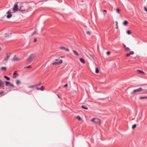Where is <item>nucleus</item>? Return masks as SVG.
Listing matches in <instances>:
<instances>
[{"instance_id": "obj_1", "label": "nucleus", "mask_w": 147, "mask_h": 147, "mask_svg": "<svg viewBox=\"0 0 147 147\" xmlns=\"http://www.w3.org/2000/svg\"><path fill=\"white\" fill-rule=\"evenodd\" d=\"M91 121L98 125H100L101 123V120L97 118H94L92 119Z\"/></svg>"}, {"instance_id": "obj_2", "label": "nucleus", "mask_w": 147, "mask_h": 147, "mask_svg": "<svg viewBox=\"0 0 147 147\" xmlns=\"http://www.w3.org/2000/svg\"><path fill=\"white\" fill-rule=\"evenodd\" d=\"M35 55L34 54L31 55L28 57L27 61L31 63L33 61L35 57Z\"/></svg>"}, {"instance_id": "obj_3", "label": "nucleus", "mask_w": 147, "mask_h": 147, "mask_svg": "<svg viewBox=\"0 0 147 147\" xmlns=\"http://www.w3.org/2000/svg\"><path fill=\"white\" fill-rule=\"evenodd\" d=\"M18 3H15L12 9L13 12H15L18 11Z\"/></svg>"}, {"instance_id": "obj_4", "label": "nucleus", "mask_w": 147, "mask_h": 147, "mask_svg": "<svg viewBox=\"0 0 147 147\" xmlns=\"http://www.w3.org/2000/svg\"><path fill=\"white\" fill-rule=\"evenodd\" d=\"M143 90V89L142 88H140L137 89H135L133 90V91L130 93L131 94H135V93L138 92H139Z\"/></svg>"}, {"instance_id": "obj_5", "label": "nucleus", "mask_w": 147, "mask_h": 147, "mask_svg": "<svg viewBox=\"0 0 147 147\" xmlns=\"http://www.w3.org/2000/svg\"><path fill=\"white\" fill-rule=\"evenodd\" d=\"M63 62V61L62 59L59 60L58 62H55L52 63V64L54 65H59L61 64Z\"/></svg>"}, {"instance_id": "obj_6", "label": "nucleus", "mask_w": 147, "mask_h": 147, "mask_svg": "<svg viewBox=\"0 0 147 147\" xmlns=\"http://www.w3.org/2000/svg\"><path fill=\"white\" fill-rule=\"evenodd\" d=\"M10 55L11 54L10 53H6V56L4 57L3 61H7L8 58L10 57Z\"/></svg>"}, {"instance_id": "obj_7", "label": "nucleus", "mask_w": 147, "mask_h": 147, "mask_svg": "<svg viewBox=\"0 0 147 147\" xmlns=\"http://www.w3.org/2000/svg\"><path fill=\"white\" fill-rule=\"evenodd\" d=\"M7 13L8 14L7 16V18H9L12 16V15L11 14V12L10 10L8 11L7 12Z\"/></svg>"}, {"instance_id": "obj_8", "label": "nucleus", "mask_w": 147, "mask_h": 147, "mask_svg": "<svg viewBox=\"0 0 147 147\" xmlns=\"http://www.w3.org/2000/svg\"><path fill=\"white\" fill-rule=\"evenodd\" d=\"M59 49L60 50H65V51H66L68 52V51H69V49H68L66 48L65 47H60L59 48Z\"/></svg>"}, {"instance_id": "obj_9", "label": "nucleus", "mask_w": 147, "mask_h": 147, "mask_svg": "<svg viewBox=\"0 0 147 147\" xmlns=\"http://www.w3.org/2000/svg\"><path fill=\"white\" fill-rule=\"evenodd\" d=\"M20 59L17 57L16 55L14 56L12 59V60L14 61H18Z\"/></svg>"}, {"instance_id": "obj_10", "label": "nucleus", "mask_w": 147, "mask_h": 147, "mask_svg": "<svg viewBox=\"0 0 147 147\" xmlns=\"http://www.w3.org/2000/svg\"><path fill=\"white\" fill-rule=\"evenodd\" d=\"M134 54V52L133 51H130L129 53L127 54L126 55V57H129L130 55H133Z\"/></svg>"}, {"instance_id": "obj_11", "label": "nucleus", "mask_w": 147, "mask_h": 147, "mask_svg": "<svg viewBox=\"0 0 147 147\" xmlns=\"http://www.w3.org/2000/svg\"><path fill=\"white\" fill-rule=\"evenodd\" d=\"M13 78H16L18 75V74L16 73V71H15L13 74Z\"/></svg>"}, {"instance_id": "obj_12", "label": "nucleus", "mask_w": 147, "mask_h": 147, "mask_svg": "<svg viewBox=\"0 0 147 147\" xmlns=\"http://www.w3.org/2000/svg\"><path fill=\"white\" fill-rule=\"evenodd\" d=\"M25 10V7H24V6H20V10L21 11H24Z\"/></svg>"}, {"instance_id": "obj_13", "label": "nucleus", "mask_w": 147, "mask_h": 147, "mask_svg": "<svg viewBox=\"0 0 147 147\" xmlns=\"http://www.w3.org/2000/svg\"><path fill=\"white\" fill-rule=\"evenodd\" d=\"M4 83L3 82V81L1 80H0V87H1V86H2L3 87V88H4Z\"/></svg>"}, {"instance_id": "obj_14", "label": "nucleus", "mask_w": 147, "mask_h": 147, "mask_svg": "<svg viewBox=\"0 0 147 147\" xmlns=\"http://www.w3.org/2000/svg\"><path fill=\"white\" fill-rule=\"evenodd\" d=\"M87 56L89 57L90 58V57H91L93 59H94V58L93 55L91 54H90L89 53H88L87 55Z\"/></svg>"}, {"instance_id": "obj_15", "label": "nucleus", "mask_w": 147, "mask_h": 147, "mask_svg": "<svg viewBox=\"0 0 147 147\" xmlns=\"http://www.w3.org/2000/svg\"><path fill=\"white\" fill-rule=\"evenodd\" d=\"M80 61L83 63L84 64L85 61L84 59L82 58H80Z\"/></svg>"}, {"instance_id": "obj_16", "label": "nucleus", "mask_w": 147, "mask_h": 147, "mask_svg": "<svg viewBox=\"0 0 147 147\" xmlns=\"http://www.w3.org/2000/svg\"><path fill=\"white\" fill-rule=\"evenodd\" d=\"M139 99L141 100L142 99H147V96H144V97H140L139 98Z\"/></svg>"}, {"instance_id": "obj_17", "label": "nucleus", "mask_w": 147, "mask_h": 147, "mask_svg": "<svg viewBox=\"0 0 147 147\" xmlns=\"http://www.w3.org/2000/svg\"><path fill=\"white\" fill-rule=\"evenodd\" d=\"M137 71L138 73H139L140 74H145V73L144 72H143L142 71L140 70H138Z\"/></svg>"}, {"instance_id": "obj_18", "label": "nucleus", "mask_w": 147, "mask_h": 147, "mask_svg": "<svg viewBox=\"0 0 147 147\" xmlns=\"http://www.w3.org/2000/svg\"><path fill=\"white\" fill-rule=\"evenodd\" d=\"M36 85H32L31 86H29L28 87V88H34L35 86H36Z\"/></svg>"}, {"instance_id": "obj_19", "label": "nucleus", "mask_w": 147, "mask_h": 147, "mask_svg": "<svg viewBox=\"0 0 147 147\" xmlns=\"http://www.w3.org/2000/svg\"><path fill=\"white\" fill-rule=\"evenodd\" d=\"M73 52L74 53V54L77 55V56H79V54H78V53L76 51H74V50H73Z\"/></svg>"}, {"instance_id": "obj_20", "label": "nucleus", "mask_w": 147, "mask_h": 147, "mask_svg": "<svg viewBox=\"0 0 147 147\" xmlns=\"http://www.w3.org/2000/svg\"><path fill=\"white\" fill-rule=\"evenodd\" d=\"M1 70L2 71H5L6 70V68L5 67H2L1 68Z\"/></svg>"}, {"instance_id": "obj_21", "label": "nucleus", "mask_w": 147, "mask_h": 147, "mask_svg": "<svg viewBox=\"0 0 147 147\" xmlns=\"http://www.w3.org/2000/svg\"><path fill=\"white\" fill-rule=\"evenodd\" d=\"M121 10L119 8L117 9H116V11L117 13H119L120 12Z\"/></svg>"}, {"instance_id": "obj_22", "label": "nucleus", "mask_w": 147, "mask_h": 147, "mask_svg": "<svg viewBox=\"0 0 147 147\" xmlns=\"http://www.w3.org/2000/svg\"><path fill=\"white\" fill-rule=\"evenodd\" d=\"M128 24V22L127 21H125L123 22V24L124 25H126Z\"/></svg>"}, {"instance_id": "obj_23", "label": "nucleus", "mask_w": 147, "mask_h": 147, "mask_svg": "<svg viewBox=\"0 0 147 147\" xmlns=\"http://www.w3.org/2000/svg\"><path fill=\"white\" fill-rule=\"evenodd\" d=\"M5 85L6 86H8L9 85V86L10 84V83L9 82H7V81H5Z\"/></svg>"}, {"instance_id": "obj_24", "label": "nucleus", "mask_w": 147, "mask_h": 147, "mask_svg": "<svg viewBox=\"0 0 147 147\" xmlns=\"http://www.w3.org/2000/svg\"><path fill=\"white\" fill-rule=\"evenodd\" d=\"M95 72L97 74H98L99 72V70L97 67L96 68Z\"/></svg>"}, {"instance_id": "obj_25", "label": "nucleus", "mask_w": 147, "mask_h": 147, "mask_svg": "<svg viewBox=\"0 0 147 147\" xmlns=\"http://www.w3.org/2000/svg\"><path fill=\"white\" fill-rule=\"evenodd\" d=\"M20 82L19 80H17L16 81V83L17 85H18L20 84Z\"/></svg>"}, {"instance_id": "obj_26", "label": "nucleus", "mask_w": 147, "mask_h": 147, "mask_svg": "<svg viewBox=\"0 0 147 147\" xmlns=\"http://www.w3.org/2000/svg\"><path fill=\"white\" fill-rule=\"evenodd\" d=\"M4 77L7 80H10V78L6 76H4Z\"/></svg>"}, {"instance_id": "obj_27", "label": "nucleus", "mask_w": 147, "mask_h": 147, "mask_svg": "<svg viewBox=\"0 0 147 147\" xmlns=\"http://www.w3.org/2000/svg\"><path fill=\"white\" fill-rule=\"evenodd\" d=\"M136 127V124H135L132 125V128L133 129L135 128Z\"/></svg>"}, {"instance_id": "obj_28", "label": "nucleus", "mask_w": 147, "mask_h": 147, "mask_svg": "<svg viewBox=\"0 0 147 147\" xmlns=\"http://www.w3.org/2000/svg\"><path fill=\"white\" fill-rule=\"evenodd\" d=\"M82 107L83 108V109H86V110H87L88 109V108L87 107H85V106H84V105L82 106Z\"/></svg>"}, {"instance_id": "obj_29", "label": "nucleus", "mask_w": 147, "mask_h": 147, "mask_svg": "<svg viewBox=\"0 0 147 147\" xmlns=\"http://www.w3.org/2000/svg\"><path fill=\"white\" fill-rule=\"evenodd\" d=\"M76 118L78 119L79 120H81V117L79 116H77L76 117Z\"/></svg>"}, {"instance_id": "obj_30", "label": "nucleus", "mask_w": 147, "mask_h": 147, "mask_svg": "<svg viewBox=\"0 0 147 147\" xmlns=\"http://www.w3.org/2000/svg\"><path fill=\"white\" fill-rule=\"evenodd\" d=\"M86 34L89 35H90L91 34V32L90 31H87L86 32Z\"/></svg>"}, {"instance_id": "obj_31", "label": "nucleus", "mask_w": 147, "mask_h": 147, "mask_svg": "<svg viewBox=\"0 0 147 147\" xmlns=\"http://www.w3.org/2000/svg\"><path fill=\"white\" fill-rule=\"evenodd\" d=\"M127 33L128 34L130 35L131 34V32L129 30H128L127 32Z\"/></svg>"}, {"instance_id": "obj_32", "label": "nucleus", "mask_w": 147, "mask_h": 147, "mask_svg": "<svg viewBox=\"0 0 147 147\" xmlns=\"http://www.w3.org/2000/svg\"><path fill=\"white\" fill-rule=\"evenodd\" d=\"M125 49L126 51H129L130 50V49L127 47L125 48Z\"/></svg>"}, {"instance_id": "obj_33", "label": "nucleus", "mask_w": 147, "mask_h": 147, "mask_svg": "<svg viewBox=\"0 0 147 147\" xmlns=\"http://www.w3.org/2000/svg\"><path fill=\"white\" fill-rule=\"evenodd\" d=\"M118 22H116V28L117 29L118 28Z\"/></svg>"}, {"instance_id": "obj_34", "label": "nucleus", "mask_w": 147, "mask_h": 147, "mask_svg": "<svg viewBox=\"0 0 147 147\" xmlns=\"http://www.w3.org/2000/svg\"><path fill=\"white\" fill-rule=\"evenodd\" d=\"M44 88V87L42 86L41 88H40L39 89H40V90H41L42 91L44 90L43 88Z\"/></svg>"}, {"instance_id": "obj_35", "label": "nucleus", "mask_w": 147, "mask_h": 147, "mask_svg": "<svg viewBox=\"0 0 147 147\" xmlns=\"http://www.w3.org/2000/svg\"><path fill=\"white\" fill-rule=\"evenodd\" d=\"M144 9L147 12V9L145 6L144 7Z\"/></svg>"}, {"instance_id": "obj_36", "label": "nucleus", "mask_w": 147, "mask_h": 147, "mask_svg": "<svg viewBox=\"0 0 147 147\" xmlns=\"http://www.w3.org/2000/svg\"><path fill=\"white\" fill-rule=\"evenodd\" d=\"M110 54H111V53L109 51H107V55H109Z\"/></svg>"}, {"instance_id": "obj_37", "label": "nucleus", "mask_w": 147, "mask_h": 147, "mask_svg": "<svg viewBox=\"0 0 147 147\" xmlns=\"http://www.w3.org/2000/svg\"><path fill=\"white\" fill-rule=\"evenodd\" d=\"M9 36L7 34H4V36L5 37L8 36Z\"/></svg>"}, {"instance_id": "obj_38", "label": "nucleus", "mask_w": 147, "mask_h": 147, "mask_svg": "<svg viewBox=\"0 0 147 147\" xmlns=\"http://www.w3.org/2000/svg\"><path fill=\"white\" fill-rule=\"evenodd\" d=\"M31 67L30 65H29L28 66H27L26 67H25V68H31Z\"/></svg>"}, {"instance_id": "obj_39", "label": "nucleus", "mask_w": 147, "mask_h": 147, "mask_svg": "<svg viewBox=\"0 0 147 147\" xmlns=\"http://www.w3.org/2000/svg\"><path fill=\"white\" fill-rule=\"evenodd\" d=\"M143 92L144 93H147V89L143 90Z\"/></svg>"}, {"instance_id": "obj_40", "label": "nucleus", "mask_w": 147, "mask_h": 147, "mask_svg": "<svg viewBox=\"0 0 147 147\" xmlns=\"http://www.w3.org/2000/svg\"><path fill=\"white\" fill-rule=\"evenodd\" d=\"M123 47H124V48H125H125H126L127 47L126 46V45L124 44H123Z\"/></svg>"}, {"instance_id": "obj_41", "label": "nucleus", "mask_w": 147, "mask_h": 147, "mask_svg": "<svg viewBox=\"0 0 147 147\" xmlns=\"http://www.w3.org/2000/svg\"><path fill=\"white\" fill-rule=\"evenodd\" d=\"M9 86H12V87H14V86L13 85V84H11V83L10 84Z\"/></svg>"}, {"instance_id": "obj_42", "label": "nucleus", "mask_w": 147, "mask_h": 147, "mask_svg": "<svg viewBox=\"0 0 147 147\" xmlns=\"http://www.w3.org/2000/svg\"><path fill=\"white\" fill-rule=\"evenodd\" d=\"M36 31H35L34 32L32 33V36L34 34H35L36 33Z\"/></svg>"}, {"instance_id": "obj_43", "label": "nucleus", "mask_w": 147, "mask_h": 147, "mask_svg": "<svg viewBox=\"0 0 147 147\" xmlns=\"http://www.w3.org/2000/svg\"><path fill=\"white\" fill-rule=\"evenodd\" d=\"M67 86H68L67 84H66L65 85H64V87H67Z\"/></svg>"}, {"instance_id": "obj_44", "label": "nucleus", "mask_w": 147, "mask_h": 147, "mask_svg": "<svg viewBox=\"0 0 147 147\" xmlns=\"http://www.w3.org/2000/svg\"><path fill=\"white\" fill-rule=\"evenodd\" d=\"M37 41V39L36 38H35L34 40V42H36Z\"/></svg>"}, {"instance_id": "obj_45", "label": "nucleus", "mask_w": 147, "mask_h": 147, "mask_svg": "<svg viewBox=\"0 0 147 147\" xmlns=\"http://www.w3.org/2000/svg\"><path fill=\"white\" fill-rule=\"evenodd\" d=\"M4 92L3 91L0 92V95L2 94Z\"/></svg>"}, {"instance_id": "obj_46", "label": "nucleus", "mask_w": 147, "mask_h": 147, "mask_svg": "<svg viewBox=\"0 0 147 147\" xmlns=\"http://www.w3.org/2000/svg\"><path fill=\"white\" fill-rule=\"evenodd\" d=\"M103 11L105 12V13H107V11L106 10H103Z\"/></svg>"}, {"instance_id": "obj_47", "label": "nucleus", "mask_w": 147, "mask_h": 147, "mask_svg": "<svg viewBox=\"0 0 147 147\" xmlns=\"http://www.w3.org/2000/svg\"><path fill=\"white\" fill-rule=\"evenodd\" d=\"M65 57V56H61V58H63Z\"/></svg>"}, {"instance_id": "obj_48", "label": "nucleus", "mask_w": 147, "mask_h": 147, "mask_svg": "<svg viewBox=\"0 0 147 147\" xmlns=\"http://www.w3.org/2000/svg\"><path fill=\"white\" fill-rule=\"evenodd\" d=\"M40 88H38V87H37L36 88V89L38 90H40V89H39Z\"/></svg>"}, {"instance_id": "obj_49", "label": "nucleus", "mask_w": 147, "mask_h": 147, "mask_svg": "<svg viewBox=\"0 0 147 147\" xmlns=\"http://www.w3.org/2000/svg\"><path fill=\"white\" fill-rule=\"evenodd\" d=\"M59 59H55V60L56 61H58Z\"/></svg>"}, {"instance_id": "obj_50", "label": "nucleus", "mask_w": 147, "mask_h": 147, "mask_svg": "<svg viewBox=\"0 0 147 147\" xmlns=\"http://www.w3.org/2000/svg\"><path fill=\"white\" fill-rule=\"evenodd\" d=\"M134 119H135V118H133V119H132L131 120H133Z\"/></svg>"}, {"instance_id": "obj_51", "label": "nucleus", "mask_w": 147, "mask_h": 147, "mask_svg": "<svg viewBox=\"0 0 147 147\" xmlns=\"http://www.w3.org/2000/svg\"><path fill=\"white\" fill-rule=\"evenodd\" d=\"M57 96H58V98H59V95H58V94H57Z\"/></svg>"}, {"instance_id": "obj_52", "label": "nucleus", "mask_w": 147, "mask_h": 147, "mask_svg": "<svg viewBox=\"0 0 147 147\" xmlns=\"http://www.w3.org/2000/svg\"><path fill=\"white\" fill-rule=\"evenodd\" d=\"M40 85V84H38V85Z\"/></svg>"}, {"instance_id": "obj_53", "label": "nucleus", "mask_w": 147, "mask_h": 147, "mask_svg": "<svg viewBox=\"0 0 147 147\" xmlns=\"http://www.w3.org/2000/svg\"><path fill=\"white\" fill-rule=\"evenodd\" d=\"M104 15H105V13H104Z\"/></svg>"}]
</instances>
